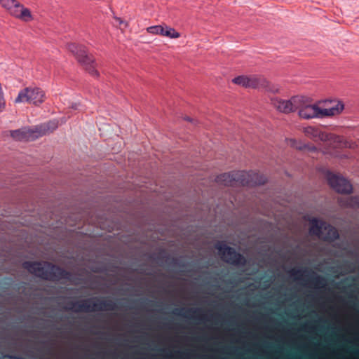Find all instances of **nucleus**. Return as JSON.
Listing matches in <instances>:
<instances>
[{
	"instance_id": "nucleus-1",
	"label": "nucleus",
	"mask_w": 359,
	"mask_h": 359,
	"mask_svg": "<svg viewBox=\"0 0 359 359\" xmlns=\"http://www.w3.org/2000/svg\"><path fill=\"white\" fill-rule=\"evenodd\" d=\"M344 109V104L340 100H319L313 102L311 97L300 95L297 114L304 120L323 118L340 114Z\"/></svg>"
},
{
	"instance_id": "nucleus-2",
	"label": "nucleus",
	"mask_w": 359,
	"mask_h": 359,
	"mask_svg": "<svg viewBox=\"0 0 359 359\" xmlns=\"http://www.w3.org/2000/svg\"><path fill=\"white\" fill-rule=\"evenodd\" d=\"M216 182L219 185L233 186L235 182H240L243 185L257 186L264 184L266 179L253 171L224 173L217 176Z\"/></svg>"
},
{
	"instance_id": "nucleus-3",
	"label": "nucleus",
	"mask_w": 359,
	"mask_h": 359,
	"mask_svg": "<svg viewBox=\"0 0 359 359\" xmlns=\"http://www.w3.org/2000/svg\"><path fill=\"white\" fill-rule=\"evenodd\" d=\"M25 269L36 276L45 280H57L62 278L70 279L71 274L65 270L47 262H30L23 263Z\"/></svg>"
},
{
	"instance_id": "nucleus-4",
	"label": "nucleus",
	"mask_w": 359,
	"mask_h": 359,
	"mask_svg": "<svg viewBox=\"0 0 359 359\" xmlns=\"http://www.w3.org/2000/svg\"><path fill=\"white\" fill-rule=\"evenodd\" d=\"M57 128V123L54 121L48 122L44 126L36 127L34 129H18L11 130V136L16 141H33L40 137L49 134Z\"/></svg>"
},
{
	"instance_id": "nucleus-5",
	"label": "nucleus",
	"mask_w": 359,
	"mask_h": 359,
	"mask_svg": "<svg viewBox=\"0 0 359 359\" xmlns=\"http://www.w3.org/2000/svg\"><path fill=\"white\" fill-rule=\"evenodd\" d=\"M115 307V303L109 300L90 299L72 303L68 309L74 312H91L100 311H110Z\"/></svg>"
},
{
	"instance_id": "nucleus-6",
	"label": "nucleus",
	"mask_w": 359,
	"mask_h": 359,
	"mask_svg": "<svg viewBox=\"0 0 359 359\" xmlns=\"http://www.w3.org/2000/svg\"><path fill=\"white\" fill-rule=\"evenodd\" d=\"M0 5L11 16L22 22L34 20L31 11L17 0H0Z\"/></svg>"
},
{
	"instance_id": "nucleus-7",
	"label": "nucleus",
	"mask_w": 359,
	"mask_h": 359,
	"mask_svg": "<svg viewBox=\"0 0 359 359\" xmlns=\"http://www.w3.org/2000/svg\"><path fill=\"white\" fill-rule=\"evenodd\" d=\"M45 99L46 93L43 89L37 86H29L23 88L18 93L15 103H28L39 106Z\"/></svg>"
},
{
	"instance_id": "nucleus-8",
	"label": "nucleus",
	"mask_w": 359,
	"mask_h": 359,
	"mask_svg": "<svg viewBox=\"0 0 359 359\" xmlns=\"http://www.w3.org/2000/svg\"><path fill=\"white\" fill-rule=\"evenodd\" d=\"M310 233L325 241H332L339 237L337 229L316 218L311 220Z\"/></svg>"
},
{
	"instance_id": "nucleus-9",
	"label": "nucleus",
	"mask_w": 359,
	"mask_h": 359,
	"mask_svg": "<svg viewBox=\"0 0 359 359\" xmlns=\"http://www.w3.org/2000/svg\"><path fill=\"white\" fill-rule=\"evenodd\" d=\"M300 95L290 97L289 99H283L279 97H273L270 99L272 107L278 113L290 114L296 112Z\"/></svg>"
},
{
	"instance_id": "nucleus-10",
	"label": "nucleus",
	"mask_w": 359,
	"mask_h": 359,
	"mask_svg": "<svg viewBox=\"0 0 359 359\" xmlns=\"http://www.w3.org/2000/svg\"><path fill=\"white\" fill-rule=\"evenodd\" d=\"M222 259L229 264L233 265H243L245 262V258L239 253H237L231 248L224 244H219L217 246Z\"/></svg>"
},
{
	"instance_id": "nucleus-11",
	"label": "nucleus",
	"mask_w": 359,
	"mask_h": 359,
	"mask_svg": "<svg viewBox=\"0 0 359 359\" xmlns=\"http://www.w3.org/2000/svg\"><path fill=\"white\" fill-rule=\"evenodd\" d=\"M67 49L81 66L88 62H94L95 57L88 53L87 48L84 46L70 43L67 45Z\"/></svg>"
},
{
	"instance_id": "nucleus-12",
	"label": "nucleus",
	"mask_w": 359,
	"mask_h": 359,
	"mask_svg": "<svg viewBox=\"0 0 359 359\" xmlns=\"http://www.w3.org/2000/svg\"><path fill=\"white\" fill-rule=\"evenodd\" d=\"M327 181L330 186L340 194H350L352 191V185L345 178L334 174H329Z\"/></svg>"
},
{
	"instance_id": "nucleus-13",
	"label": "nucleus",
	"mask_w": 359,
	"mask_h": 359,
	"mask_svg": "<svg viewBox=\"0 0 359 359\" xmlns=\"http://www.w3.org/2000/svg\"><path fill=\"white\" fill-rule=\"evenodd\" d=\"M302 131L304 136L313 142H323L328 141L330 134L321 130L318 127L313 126H307L302 128Z\"/></svg>"
},
{
	"instance_id": "nucleus-14",
	"label": "nucleus",
	"mask_w": 359,
	"mask_h": 359,
	"mask_svg": "<svg viewBox=\"0 0 359 359\" xmlns=\"http://www.w3.org/2000/svg\"><path fill=\"white\" fill-rule=\"evenodd\" d=\"M268 81L266 79L261 76H249V86L248 88H259L262 87H266Z\"/></svg>"
},
{
	"instance_id": "nucleus-15",
	"label": "nucleus",
	"mask_w": 359,
	"mask_h": 359,
	"mask_svg": "<svg viewBox=\"0 0 359 359\" xmlns=\"http://www.w3.org/2000/svg\"><path fill=\"white\" fill-rule=\"evenodd\" d=\"M86 71L92 76L95 78H98L100 76V74L98 71L96 69V62L95 59L94 58L93 62H88L87 64H85L82 66Z\"/></svg>"
},
{
	"instance_id": "nucleus-16",
	"label": "nucleus",
	"mask_w": 359,
	"mask_h": 359,
	"mask_svg": "<svg viewBox=\"0 0 359 359\" xmlns=\"http://www.w3.org/2000/svg\"><path fill=\"white\" fill-rule=\"evenodd\" d=\"M232 82L236 85L248 88L249 86V76L241 75L238 76L232 79Z\"/></svg>"
},
{
	"instance_id": "nucleus-17",
	"label": "nucleus",
	"mask_w": 359,
	"mask_h": 359,
	"mask_svg": "<svg viewBox=\"0 0 359 359\" xmlns=\"http://www.w3.org/2000/svg\"><path fill=\"white\" fill-rule=\"evenodd\" d=\"M330 134V138L327 142H330L335 145V147L339 148H342L343 142H344V139L340 136L335 135L331 133Z\"/></svg>"
},
{
	"instance_id": "nucleus-18",
	"label": "nucleus",
	"mask_w": 359,
	"mask_h": 359,
	"mask_svg": "<svg viewBox=\"0 0 359 359\" xmlns=\"http://www.w3.org/2000/svg\"><path fill=\"white\" fill-rule=\"evenodd\" d=\"M113 18L118 24V28L121 30L123 31L125 29H127L129 27V22L123 20L121 18L114 15Z\"/></svg>"
},
{
	"instance_id": "nucleus-19",
	"label": "nucleus",
	"mask_w": 359,
	"mask_h": 359,
	"mask_svg": "<svg viewBox=\"0 0 359 359\" xmlns=\"http://www.w3.org/2000/svg\"><path fill=\"white\" fill-rule=\"evenodd\" d=\"M181 36L180 33L177 32L175 28L168 25L166 37L170 39H178Z\"/></svg>"
},
{
	"instance_id": "nucleus-20",
	"label": "nucleus",
	"mask_w": 359,
	"mask_h": 359,
	"mask_svg": "<svg viewBox=\"0 0 359 359\" xmlns=\"http://www.w3.org/2000/svg\"><path fill=\"white\" fill-rule=\"evenodd\" d=\"M161 24L158 25H153V26L148 27L146 29V31L150 34L161 36Z\"/></svg>"
},
{
	"instance_id": "nucleus-21",
	"label": "nucleus",
	"mask_w": 359,
	"mask_h": 359,
	"mask_svg": "<svg viewBox=\"0 0 359 359\" xmlns=\"http://www.w3.org/2000/svg\"><path fill=\"white\" fill-rule=\"evenodd\" d=\"M297 150H299V151L307 150L309 151L316 152V151H318V148L316 146L311 144H304V146L297 147Z\"/></svg>"
},
{
	"instance_id": "nucleus-22",
	"label": "nucleus",
	"mask_w": 359,
	"mask_h": 359,
	"mask_svg": "<svg viewBox=\"0 0 359 359\" xmlns=\"http://www.w3.org/2000/svg\"><path fill=\"white\" fill-rule=\"evenodd\" d=\"M304 271L296 269H292L290 271V276H292L295 280H299L302 278V276H303Z\"/></svg>"
},
{
	"instance_id": "nucleus-23",
	"label": "nucleus",
	"mask_w": 359,
	"mask_h": 359,
	"mask_svg": "<svg viewBox=\"0 0 359 359\" xmlns=\"http://www.w3.org/2000/svg\"><path fill=\"white\" fill-rule=\"evenodd\" d=\"M347 205L359 208V196L351 197Z\"/></svg>"
},
{
	"instance_id": "nucleus-24",
	"label": "nucleus",
	"mask_w": 359,
	"mask_h": 359,
	"mask_svg": "<svg viewBox=\"0 0 359 359\" xmlns=\"http://www.w3.org/2000/svg\"><path fill=\"white\" fill-rule=\"evenodd\" d=\"M357 147L355 142L344 140L342 148L355 149Z\"/></svg>"
},
{
	"instance_id": "nucleus-25",
	"label": "nucleus",
	"mask_w": 359,
	"mask_h": 359,
	"mask_svg": "<svg viewBox=\"0 0 359 359\" xmlns=\"http://www.w3.org/2000/svg\"><path fill=\"white\" fill-rule=\"evenodd\" d=\"M290 142V144L292 147L296 149L297 150V147H301V146H304V144L303 143H301V142H299L297 140H296L295 139H290L289 140Z\"/></svg>"
},
{
	"instance_id": "nucleus-26",
	"label": "nucleus",
	"mask_w": 359,
	"mask_h": 359,
	"mask_svg": "<svg viewBox=\"0 0 359 359\" xmlns=\"http://www.w3.org/2000/svg\"><path fill=\"white\" fill-rule=\"evenodd\" d=\"M167 29H168V25L165 23H162L161 28V33H162V34H161V36L166 37Z\"/></svg>"
},
{
	"instance_id": "nucleus-27",
	"label": "nucleus",
	"mask_w": 359,
	"mask_h": 359,
	"mask_svg": "<svg viewBox=\"0 0 359 359\" xmlns=\"http://www.w3.org/2000/svg\"><path fill=\"white\" fill-rule=\"evenodd\" d=\"M184 120L188 121H190V122H192V121H193V120H192L191 118H190L189 117H185V118H184Z\"/></svg>"
},
{
	"instance_id": "nucleus-28",
	"label": "nucleus",
	"mask_w": 359,
	"mask_h": 359,
	"mask_svg": "<svg viewBox=\"0 0 359 359\" xmlns=\"http://www.w3.org/2000/svg\"><path fill=\"white\" fill-rule=\"evenodd\" d=\"M4 359H16L15 358H13L11 356H4Z\"/></svg>"
}]
</instances>
